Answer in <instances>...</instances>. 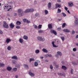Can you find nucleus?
Masks as SVG:
<instances>
[{
	"label": "nucleus",
	"mask_w": 78,
	"mask_h": 78,
	"mask_svg": "<svg viewBox=\"0 0 78 78\" xmlns=\"http://www.w3.org/2000/svg\"><path fill=\"white\" fill-rule=\"evenodd\" d=\"M10 16L9 15V14H7V16Z\"/></svg>",
	"instance_id": "69168bd1"
},
{
	"label": "nucleus",
	"mask_w": 78,
	"mask_h": 78,
	"mask_svg": "<svg viewBox=\"0 0 78 78\" xmlns=\"http://www.w3.org/2000/svg\"><path fill=\"white\" fill-rule=\"evenodd\" d=\"M47 55H48V56L49 57H51L52 56V55L51 54H50V55L48 54Z\"/></svg>",
	"instance_id": "864d4df0"
},
{
	"label": "nucleus",
	"mask_w": 78,
	"mask_h": 78,
	"mask_svg": "<svg viewBox=\"0 0 78 78\" xmlns=\"http://www.w3.org/2000/svg\"><path fill=\"white\" fill-rule=\"evenodd\" d=\"M56 8H60L61 7V5L58 4V3H56L55 4Z\"/></svg>",
	"instance_id": "f8f14e48"
},
{
	"label": "nucleus",
	"mask_w": 78,
	"mask_h": 78,
	"mask_svg": "<svg viewBox=\"0 0 78 78\" xmlns=\"http://www.w3.org/2000/svg\"><path fill=\"white\" fill-rule=\"evenodd\" d=\"M16 28L17 29H20L21 28V27L19 26H16Z\"/></svg>",
	"instance_id": "e433bc0d"
},
{
	"label": "nucleus",
	"mask_w": 78,
	"mask_h": 78,
	"mask_svg": "<svg viewBox=\"0 0 78 78\" xmlns=\"http://www.w3.org/2000/svg\"><path fill=\"white\" fill-rule=\"evenodd\" d=\"M12 62L14 64H16V63L17 62L15 60H12Z\"/></svg>",
	"instance_id": "a878e982"
},
{
	"label": "nucleus",
	"mask_w": 78,
	"mask_h": 78,
	"mask_svg": "<svg viewBox=\"0 0 78 78\" xmlns=\"http://www.w3.org/2000/svg\"><path fill=\"white\" fill-rule=\"evenodd\" d=\"M3 27L6 29H8L9 28V26L5 21L4 22Z\"/></svg>",
	"instance_id": "7ed1b4c3"
},
{
	"label": "nucleus",
	"mask_w": 78,
	"mask_h": 78,
	"mask_svg": "<svg viewBox=\"0 0 78 78\" xmlns=\"http://www.w3.org/2000/svg\"><path fill=\"white\" fill-rule=\"evenodd\" d=\"M62 69L64 70H66L67 69V68L65 66H62Z\"/></svg>",
	"instance_id": "6ab92c4d"
},
{
	"label": "nucleus",
	"mask_w": 78,
	"mask_h": 78,
	"mask_svg": "<svg viewBox=\"0 0 78 78\" xmlns=\"http://www.w3.org/2000/svg\"><path fill=\"white\" fill-rule=\"evenodd\" d=\"M72 64L73 65H77V64H76V63H75V62H73Z\"/></svg>",
	"instance_id": "37998d69"
},
{
	"label": "nucleus",
	"mask_w": 78,
	"mask_h": 78,
	"mask_svg": "<svg viewBox=\"0 0 78 78\" xmlns=\"http://www.w3.org/2000/svg\"><path fill=\"white\" fill-rule=\"evenodd\" d=\"M11 58L12 59H14L15 60H17L18 58L17 56H13L11 57Z\"/></svg>",
	"instance_id": "ddd939ff"
},
{
	"label": "nucleus",
	"mask_w": 78,
	"mask_h": 78,
	"mask_svg": "<svg viewBox=\"0 0 78 78\" xmlns=\"http://www.w3.org/2000/svg\"><path fill=\"white\" fill-rule=\"evenodd\" d=\"M62 14H63V16H64V17H65V16H66V14H65V13H63V12H62Z\"/></svg>",
	"instance_id": "79ce46f5"
},
{
	"label": "nucleus",
	"mask_w": 78,
	"mask_h": 78,
	"mask_svg": "<svg viewBox=\"0 0 78 78\" xmlns=\"http://www.w3.org/2000/svg\"><path fill=\"white\" fill-rule=\"evenodd\" d=\"M61 12V10L60 9H58L57 10V13H60Z\"/></svg>",
	"instance_id": "b1692460"
},
{
	"label": "nucleus",
	"mask_w": 78,
	"mask_h": 78,
	"mask_svg": "<svg viewBox=\"0 0 78 78\" xmlns=\"http://www.w3.org/2000/svg\"><path fill=\"white\" fill-rule=\"evenodd\" d=\"M34 61V58H30L29 62H30L32 61Z\"/></svg>",
	"instance_id": "cd10ccee"
},
{
	"label": "nucleus",
	"mask_w": 78,
	"mask_h": 78,
	"mask_svg": "<svg viewBox=\"0 0 78 78\" xmlns=\"http://www.w3.org/2000/svg\"><path fill=\"white\" fill-rule=\"evenodd\" d=\"M50 69H53V66L52 65H50Z\"/></svg>",
	"instance_id": "c03bdc74"
},
{
	"label": "nucleus",
	"mask_w": 78,
	"mask_h": 78,
	"mask_svg": "<svg viewBox=\"0 0 78 78\" xmlns=\"http://www.w3.org/2000/svg\"><path fill=\"white\" fill-rule=\"evenodd\" d=\"M71 73L72 74H73V69H71Z\"/></svg>",
	"instance_id": "49530a36"
},
{
	"label": "nucleus",
	"mask_w": 78,
	"mask_h": 78,
	"mask_svg": "<svg viewBox=\"0 0 78 78\" xmlns=\"http://www.w3.org/2000/svg\"><path fill=\"white\" fill-rule=\"evenodd\" d=\"M76 45L77 46H78V43H76Z\"/></svg>",
	"instance_id": "774afa93"
},
{
	"label": "nucleus",
	"mask_w": 78,
	"mask_h": 78,
	"mask_svg": "<svg viewBox=\"0 0 78 78\" xmlns=\"http://www.w3.org/2000/svg\"><path fill=\"white\" fill-rule=\"evenodd\" d=\"M67 12H68V13L69 14H70V12H69V10H68L67 11Z\"/></svg>",
	"instance_id": "052dcab7"
},
{
	"label": "nucleus",
	"mask_w": 78,
	"mask_h": 78,
	"mask_svg": "<svg viewBox=\"0 0 78 78\" xmlns=\"http://www.w3.org/2000/svg\"><path fill=\"white\" fill-rule=\"evenodd\" d=\"M40 62L39 60H37V62H35L34 63V66L36 67L38 65V63H40Z\"/></svg>",
	"instance_id": "423d86ee"
},
{
	"label": "nucleus",
	"mask_w": 78,
	"mask_h": 78,
	"mask_svg": "<svg viewBox=\"0 0 78 78\" xmlns=\"http://www.w3.org/2000/svg\"><path fill=\"white\" fill-rule=\"evenodd\" d=\"M17 68H13V70L14 71H16L17 70Z\"/></svg>",
	"instance_id": "c9c22d12"
},
{
	"label": "nucleus",
	"mask_w": 78,
	"mask_h": 78,
	"mask_svg": "<svg viewBox=\"0 0 78 78\" xmlns=\"http://www.w3.org/2000/svg\"><path fill=\"white\" fill-rule=\"evenodd\" d=\"M5 7L6 8V9H7L8 11H9V9H12V8H11L12 7L11 5L10 6L9 5V6L5 5Z\"/></svg>",
	"instance_id": "0eeeda50"
},
{
	"label": "nucleus",
	"mask_w": 78,
	"mask_h": 78,
	"mask_svg": "<svg viewBox=\"0 0 78 78\" xmlns=\"http://www.w3.org/2000/svg\"><path fill=\"white\" fill-rule=\"evenodd\" d=\"M48 28H49L50 30L52 29V25L51 24H48Z\"/></svg>",
	"instance_id": "4468645a"
},
{
	"label": "nucleus",
	"mask_w": 78,
	"mask_h": 78,
	"mask_svg": "<svg viewBox=\"0 0 78 78\" xmlns=\"http://www.w3.org/2000/svg\"><path fill=\"white\" fill-rule=\"evenodd\" d=\"M19 41L20 43H22L23 42V40L21 38H20L19 39Z\"/></svg>",
	"instance_id": "393cba45"
},
{
	"label": "nucleus",
	"mask_w": 78,
	"mask_h": 78,
	"mask_svg": "<svg viewBox=\"0 0 78 78\" xmlns=\"http://www.w3.org/2000/svg\"><path fill=\"white\" fill-rule=\"evenodd\" d=\"M75 31H74V30H73V32H72V34H75Z\"/></svg>",
	"instance_id": "603ef678"
},
{
	"label": "nucleus",
	"mask_w": 78,
	"mask_h": 78,
	"mask_svg": "<svg viewBox=\"0 0 78 78\" xmlns=\"http://www.w3.org/2000/svg\"><path fill=\"white\" fill-rule=\"evenodd\" d=\"M30 22V21H29L28 20H27V21L26 22H27V23H29Z\"/></svg>",
	"instance_id": "de8ad7c7"
},
{
	"label": "nucleus",
	"mask_w": 78,
	"mask_h": 78,
	"mask_svg": "<svg viewBox=\"0 0 78 78\" xmlns=\"http://www.w3.org/2000/svg\"><path fill=\"white\" fill-rule=\"evenodd\" d=\"M38 32L39 33H40V34L43 33V31L42 30H39Z\"/></svg>",
	"instance_id": "7c9ffc66"
},
{
	"label": "nucleus",
	"mask_w": 78,
	"mask_h": 78,
	"mask_svg": "<svg viewBox=\"0 0 78 78\" xmlns=\"http://www.w3.org/2000/svg\"><path fill=\"white\" fill-rule=\"evenodd\" d=\"M76 38H78V35L76 36Z\"/></svg>",
	"instance_id": "338daca9"
},
{
	"label": "nucleus",
	"mask_w": 78,
	"mask_h": 78,
	"mask_svg": "<svg viewBox=\"0 0 78 78\" xmlns=\"http://www.w3.org/2000/svg\"><path fill=\"white\" fill-rule=\"evenodd\" d=\"M18 76H15V78H18Z\"/></svg>",
	"instance_id": "e2e57ef3"
},
{
	"label": "nucleus",
	"mask_w": 78,
	"mask_h": 78,
	"mask_svg": "<svg viewBox=\"0 0 78 78\" xmlns=\"http://www.w3.org/2000/svg\"><path fill=\"white\" fill-rule=\"evenodd\" d=\"M21 12L22 10L21 9H19L18 10V15L19 16H22L23 15V12Z\"/></svg>",
	"instance_id": "f03ea898"
},
{
	"label": "nucleus",
	"mask_w": 78,
	"mask_h": 78,
	"mask_svg": "<svg viewBox=\"0 0 78 78\" xmlns=\"http://www.w3.org/2000/svg\"><path fill=\"white\" fill-rule=\"evenodd\" d=\"M44 12H45V13L46 15H47L48 13V11L46 10H45Z\"/></svg>",
	"instance_id": "473e14b6"
},
{
	"label": "nucleus",
	"mask_w": 78,
	"mask_h": 78,
	"mask_svg": "<svg viewBox=\"0 0 78 78\" xmlns=\"http://www.w3.org/2000/svg\"><path fill=\"white\" fill-rule=\"evenodd\" d=\"M40 52V51L39 50L37 49L35 51V53L36 54H38Z\"/></svg>",
	"instance_id": "c756f323"
},
{
	"label": "nucleus",
	"mask_w": 78,
	"mask_h": 78,
	"mask_svg": "<svg viewBox=\"0 0 78 78\" xmlns=\"http://www.w3.org/2000/svg\"><path fill=\"white\" fill-rule=\"evenodd\" d=\"M10 27L11 28H12L14 27V25L12 23L10 24Z\"/></svg>",
	"instance_id": "dca6fc26"
},
{
	"label": "nucleus",
	"mask_w": 78,
	"mask_h": 78,
	"mask_svg": "<svg viewBox=\"0 0 78 78\" xmlns=\"http://www.w3.org/2000/svg\"><path fill=\"white\" fill-rule=\"evenodd\" d=\"M16 24L18 26H20L21 24V22L19 21H17L16 23Z\"/></svg>",
	"instance_id": "2eb2a0df"
},
{
	"label": "nucleus",
	"mask_w": 78,
	"mask_h": 78,
	"mask_svg": "<svg viewBox=\"0 0 78 78\" xmlns=\"http://www.w3.org/2000/svg\"><path fill=\"white\" fill-rule=\"evenodd\" d=\"M34 11V9H27L26 11H24L25 13H27L29 12H33Z\"/></svg>",
	"instance_id": "f257e3e1"
},
{
	"label": "nucleus",
	"mask_w": 78,
	"mask_h": 78,
	"mask_svg": "<svg viewBox=\"0 0 78 78\" xmlns=\"http://www.w3.org/2000/svg\"><path fill=\"white\" fill-rule=\"evenodd\" d=\"M42 25H39L38 27V28L39 29H41L42 28Z\"/></svg>",
	"instance_id": "f704fd0d"
},
{
	"label": "nucleus",
	"mask_w": 78,
	"mask_h": 78,
	"mask_svg": "<svg viewBox=\"0 0 78 78\" xmlns=\"http://www.w3.org/2000/svg\"><path fill=\"white\" fill-rule=\"evenodd\" d=\"M23 39L26 40H27L28 37H27L26 35H24L23 37Z\"/></svg>",
	"instance_id": "412c9836"
},
{
	"label": "nucleus",
	"mask_w": 78,
	"mask_h": 78,
	"mask_svg": "<svg viewBox=\"0 0 78 78\" xmlns=\"http://www.w3.org/2000/svg\"><path fill=\"white\" fill-rule=\"evenodd\" d=\"M68 5L69 7H72V6H73V4L72 2H68Z\"/></svg>",
	"instance_id": "9d476101"
},
{
	"label": "nucleus",
	"mask_w": 78,
	"mask_h": 78,
	"mask_svg": "<svg viewBox=\"0 0 78 78\" xmlns=\"http://www.w3.org/2000/svg\"><path fill=\"white\" fill-rule=\"evenodd\" d=\"M10 39H9V38H7L6 39V42L7 43H9L11 41Z\"/></svg>",
	"instance_id": "aec40b11"
},
{
	"label": "nucleus",
	"mask_w": 78,
	"mask_h": 78,
	"mask_svg": "<svg viewBox=\"0 0 78 78\" xmlns=\"http://www.w3.org/2000/svg\"><path fill=\"white\" fill-rule=\"evenodd\" d=\"M66 23H64L62 25V28L65 27V26H66Z\"/></svg>",
	"instance_id": "2f4dec72"
},
{
	"label": "nucleus",
	"mask_w": 78,
	"mask_h": 78,
	"mask_svg": "<svg viewBox=\"0 0 78 78\" xmlns=\"http://www.w3.org/2000/svg\"><path fill=\"white\" fill-rule=\"evenodd\" d=\"M63 31L64 32L68 33H69L70 32V30L67 29H64L63 30Z\"/></svg>",
	"instance_id": "9b49d317"
},
{
	"label": "nucleus",
	"mask_w": 78,
	"mask_h": 78,
	"mask_svg": "<svg viewBox=\"0 0 78 78\" xmlns=\"http://www.w3.org/2000/svg\"><path fill=\"white\" fill-rule=\"evenodd\" d=\"M5 66V64L4 63L0 62V67H3Z\"/></svg>",
	"instance_id": "bb28decb"
},
{
	"label": "nucleus",
	"mask_w": 78,
	"mask_h": 78,
	"mask_svg": "<svg viewBox=\"0 0 78 78\" xmlns=\"http://www.w3.org/2000/svg\"><path fill=\"white\" fill-rule=\"evenodd\" d=\"M58 75L59 76H63V74L62 73H58Z\"/></svg>",
	"instance_id": "a19ab883"
},
{
	"label": "nucleus",
	"mask_w": 78,
	"mask_h": 78,
	"mask_svg": "<svg viewBox=\"0 0 78 78\" xmlns=\"http://www.w3.org/2000/svg\"><path fill=\"white\" fill-rule=\"evenodd\" d=\"M61 38L62 39V41H63L64 40V37H61Z\"/></svg>",
	"instance_id": "58836bf2"
},
{
	"label": "nucleus",
	"mask_w": 78,
	"mask_h": 78,
	"mask_svg": "<svg viewBox=\"0 0 78 78\" xmlns=\"http://www.w3.org/2000/svg\"><path fill=\"white\" fill-rule=\"evenodd\" d=\"M50 32L51 34H53L55 35H57V32L56 30H54L51 29L50 30Z\"/></svg>",
	"instance_id": "39448f33"
},
{
	"label": "nucleus",
	"mask_w": 78,
	"mask_h": 78,
	"mask_svg": "<svg viewBox=\"0 0 78 78\" xmlns=\"http://www.w3.org/2000/svg\"><path fill=\"white\" fill-rule=\"evenodd\" d=\"M61 27H58V28H57V30L58 31H60L61 30Z\"/></svg>",
	"instance_id": "4c0bfd02"
},
{
	"label": "nucleus",
	"mask_w": 78,
	"mask_h": 78,
	"mask_svg": "<svg viewBox=\"0 0 78 78\" xmlns=\"http://www.w3.org/2000/svg\"><path fill=\"white\" fill-rule=\"evenodd\" d=\"M75 23H76V25L78 24V19H76V20L74 22Z\"/></svg>",
	"instance_id": "5701e85b"
},
{
	"label": "nucleus",
	"mask_w": 78,
	"mask_h": 78,
	"mask_svg": "<svg viewBox=\"0 0 78 78\" xmlns=\"http://www.w3.org/2000/svg\"><path fill=\"white\" fill-rule=\"evenodd\" d=\"M37 39L40 41H45V39L44 37L42 38V37H37Z\"/></svg>",
	"instance_id": "20e7f679"
},
{
	"label": "nucleus",
	"mask_w": 78,
	"mask_h": 78,
	"mask_svg": "<svg viewBox=\"0 0 78 78\" xmlns=\"http://www.w3.org/2000/svg\"><path fill=\"white\" fill-rule=\"evenodd\" d=\"M39 15V14L38 13H37L35 14V16L37 17Z\"/></svg>",
	"instance_id": "3c124183"
},
{
	"label": "nucleus",
	"mask_w": 78,
	"mask_h": 78,
	"mask_svg": "<svg viewBox=\"0 0 78 78\" xmlns=\"http://www.w3.org/2000/svg\"><path fill=\"white\" fill-rule=\"evenodd\" d=\"M57 54L56 55V57H57V58H58V55H59L60 56H61L62 55V53L60 51L58 52Z\"/></svg>",
	"instance_id": "6e6552de"
},
{
	"label": "nucleus",
	"mask_w": 78,
	"mask_h": 78,
	"mask_svg": "<svg viewBox=\"0 0 78 78\" xmlns=\"http://www.w3.org/2000/svg\"><path fill=\"white\" fill-rule=\"evenodd\" d=\"M55 67L56 68H58V65H56L55 66Z\"/></svg>",
	"instance_id": "13d9d810"
},
{
	"label": "nucleus",
	"mask_w": 78,
	"mask_h": 78,
	"mask_svg": "<svg viewBox=\"0 0 78 78\" xmlns=\"http://www.w3.org/2000/svg\"><path fill=\"white\" fill-rule=\"evenodd\" d=\"M27 20L26 19H23V21L24 23H26V22H27Z\"/></svg>",
	"instance_id": "ea45409f"
},
{
	"label": "nucleus",
	"mask_w": 78,
	"mask_h": 78,
	"mask_svg": "<svg viewBox=\"0 0 78 78\" xmlns=\"http://www.w3.org/2000/svg\"><path fill=\"white\" fill-rule=\"evenodd\" d=\"M76 48H74L73 49V51L74 52L76 51Z\"/></svg>",
	"instance_id": "09e8293b"
},
{
	"label": "nucleus",
	"mask_w": 78,
	"mask_h": 78,
	"mask_svg": "<svg viewBox=\"0 0 78 78\" xmlns=\"http://www.w3.org/2000/svg\"><path fill=\"white\" fill-rule=\"evenodd\" d=\"M57 2H58L59 3L61 2V1L60 0H57Z\"/></svg>",
	"instance_id": "6e6d98bb"
},
{
	"label": "nucleus",
	"mask_w": 78,
	"mask_h": 78,
	"mask_svg": "<svg viewBox=\"0 0 78 78\" xmlns=\"http://www.w3.org/2000/svg\"><path fill=\"white\" fill-rule=\"evenodd\" d=\"M53 45V47H56V48L57 47V46H56V45H55V44H53V45Z\"/></svg>",
	"instance_id": "4d7b16f0"
},
{
	"label": "nucleus",
	"mask_w": 78,
	"mask_h": 78,
	"mask_svg": "<svg viewBox=\"0 0 78 78\" xmlns=\"http://www.w3.org/2000/svg\"><path fill=\"white\" fill-rule=\"evenodd\" d=\"M62 20V19H58V20L59 21H61V20Z\"/></svg>",
	"instance_id": "680f3d73"
},
{
	"label": "nucleus",
	"mask_w": 78,
	"mask_h": 78,
	"mask_svg": "<svg viewBox=\"0 0 78 78\" xmlns=\"http://www.w3.org/2000/svg\"><path fill=\"white\" fill-rule=\"evenodd\" d=\"M45 61L46 62H48V60H45Z\"/></svg>",
	"instance_id": "0e129e2a"
},
{
	"label": "nucleus",
	"mask_w": 78,
	"mask_h": 78,
	"mask_svg": "<svg viewBox=\"0 0 78 78\" xmlns=\"http://www.w3.org/2000/svg\"><path fill=\"white\" fill-rule=\"evenodd\" d=\"M34 28H35V29H37V26L36 25H34Z\"/></svg>",
	"instance_id": "a18cd8bd"
},
{
	"label": "nucleus",
	"mask_w": 78,
	"mask_h": 78,
	"mask_svg": "<svg viewBox=\"0 0 78 78\" xmlns=\"http://www.w3.org/2000/svg\"><path fill=\"white\" fill-rule=\"evenodd\" d=\"M24 66L25 67V68H26L27 69H29L28 66L27 65H24Z\"/></svg>",
	"instance_id": "c85d7f7f"
},
{
	"label": "nucleus",
	"mask_w": 78,
	"mask_h": 78,
	"mask_svg": "<svg viewBox=\"0 0 78 78\" xmlns=\"http://www.w3.org/2000/svg\"><path fill=\"white\" fill-rule=\"evenodd\" d=\"M8 50H10L11 49V47L10 46H8L7 48Z\"/></svg>",
	"instance_id": "72a5a7b5"
},
{
	"label": "nucleus",
	"mask_w": 78,
	"mask_h": 78,
	"mask_svg": "<svg viewBox=\"0 0 78 78\" xmlns=\"http://www.w3.org/2000/svg\"><path fill=\"white\" fill-rule=\"evenodd\" d=\"M12 69V68L10 66H8L7 67V69L8 70V71H10V70Z\"/></svg>",
	"instance_id": "f3484780"
},
{
	"label": "nucleus",
	"mask_w": 78,
	"mask_h": 78,
	"mask_svg": "<svg viewBox=\"0 0 78 78\" xmlns=\"http://www.w3.org/2000/svg\"><path fill=\"white\" fill-rule=\"evenodd\" d=\"M29 74L32 77H34V76L35 75L34 73H32L31 72V70H30L29 71Z\"/></svg>",
	"instance_id": "1a4fd4ad"
},
{
	"label": "nucleus",
	"mask_w": 78,
	"mask_h": 78,
	"mask_svg": "<svg viewBox=\"0 0 78 78\" xmlns=\"http://www.w3.org/2000/svg\"><path fill=\"white\" fill-rule=\"evenodd\" d=\"M40 58L42 59H43V58H44V57L43 56H41V57Z\"/></svg>",
	"instance_id": "bf43d9fd"
},
{
	"label": "nucleus",
	"mask_w": 78,
	"mask_h": 78,
	"mask_svg": "<svg viewBox=\"0 0 78 78\" xmlns=\"http://www.w3.org/2000/svg\"><path fill=\"white\" fill-rule=\"evenodd\" d=\"M65 9H66V11H67L68 10V8L66 7H65Z\"/></svg>",
	"instance_id": "5fc2aeb1"
},
{
	"label": "nucleus",
	"mask_w": 78,
	"mask_h": 78,
	"mask_svg": "<svg viewBox=\"0 0 78 78\" xmlns=\"http://www.w3.org/2000/svg\"><path fill=\"white\" fill-rule=\"evenodd\" d=\"M3 33V32H2V31L1 30H0V34H2Z\"/></svg>",
	"instance_id": "8fccbe9b"
},
{
	"label": "nucleus",
	"mask_w": 78,
	"mask_h": 78,
	"mask_svg": "<svg viewBox=\"0 0 78 78\" xmlns=\"http://www.w3.org/2000/svg\"><path fill=\"white\" fill-rule=\"evenodd\" d=\"M48 9H50L51 8V3L50 2L48 3Z\"/></svg>",
	"instance_id": "a211bd4d"
},
{
	"label": "nucleus",
	"mask_w": 78,
	"mask_h": 78,
	"mask_svg": "<svg viewBox=\"0 0 78 78\" xmlns=\"http://www.w3.org/2000/svg\"><path fill=\"white\" fill-rule=\"evenodd\" d=\"M42 51H43V52H45V53H47L48 52V50L47 49H46L44 48H43L42 50Z\"/></svg>",
	"instance_id": "4be33fe9"
}]
</instances>
